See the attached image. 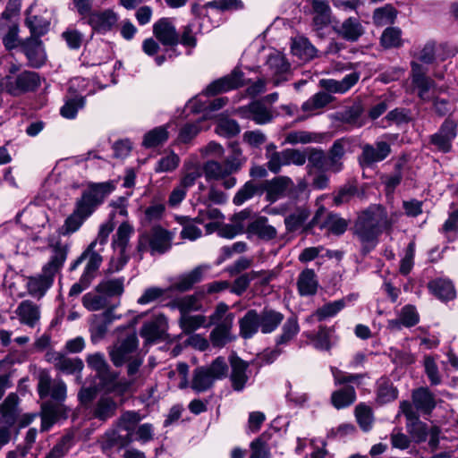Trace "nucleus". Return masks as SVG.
Segmentation results:
<instances>
[{
    "instance_id": "1",
    "label": "nucleus",
    "mask_w": 458,
    "mask_h": 458,
    "mask_svg": "<svg viewBox=\"0 0 458 458\" xmlns=\"http://www.w3.org/2000/svg\"><path fill=\"white\" fill-rule=\"evenodd\" d=\"M112 190L109 182L90 183L83 189L81 197L75 201L72 213L67 216L61 227V233L70 235L77 232L112 192Z\"/></svg>"
},
{
    "instance_id": "2",
    "label": "nucleus",
    "mask_w": 458,
    "mask_h": 458,
    "mask_svg": "<svg viewBox=\"0 0 458 458\" xmlns=\"http://www.w3.org/2000/svg\"><path fill=\"white\" fill-rule=\"evenodd\" d=\"M38 391L40 398L51 396L58 402L54 403L49 401L42 405L41 428L47 431L54 423L66 417V409L61 403L66 398V385L60 378L53 380L47 371L41 370L38 373Z\"/></svg>"
},
{
    "instance_id": "3",
    "label": "nucleus",
    "mask_w": 458,
    "mask_h": 458,
    "mask_svg": "<svg viewBox=\"0 0 458 458\" xmlns=\"http://www.w3.org/2000/svg\"><path fill=\"white\" fill-rule=\"evenodd\" d=\"M68 251L69 246L60 242L51 246L49 260L43 266L41 273L26 278V289L31 297L39 300L51 288L66 260Z\"/></svg>"
},
{
    "instance_id": "4",
    "label": "nucleus",
    "mask_w": 458,
    "mask_h": 458,
    "mask_svg": "<svg viewBox=\"0 0 458 458\" xmlns=\"http://www.w3.org/2000/svg\"><path fill=\"white\" fill-rule=\"evenodd\" d=\"M389 226L390 222L383 208L373 207L364 211L354 225V234L361 243L362 251L369 252L376 246L381 231Z\"/></svg>"
},
{
    "instance_id": "5",
    "label": "nucleus",
    "mask_w": 458,
    "mask_h": 458,
    "mask_svg": "<svg viewBox=\"0 0 458 458\" xmlns=\"http://www.w3.org/2000/svg\"><path fill=\"white\" fill-rule=\"evenodd\" d=\"M411 81L413 86L418 89V95L423 101L434 102L435 112L444 116L451 110L449 102L444 98H438L437 94L445 90L443 86L437 87L435 81L427 76V69L415 61L411 64Z\"/></svg>"
},
{
    "instance_id": "6",
    "label": "nucleus",
    "mask_w": 458,
    "mask_h": 458,
    "mask_svg": "<svg viewBox=\"0 0 458 458\" xmlns=\"http://www.w3.org/2000/svg\"><path fill=\"white\" fill-rule=\"evenodd\" d=\"M244 162L245 157H243L242 150L235 148L224 162H218L214 159L206 161L202 165L203 174L207 181L223 180V186L225 189H231L236 184V179L230 175L238 172Z\"/></svg>"
},
{
    "instance_id": "7",
    "label": "nucleus",
    "mask_w": 458,
    "mask_h": 458,
    "mask_svg": "<svg viewBox=\"0 0 458 458\" xmlns=\"http://www.w3.org/2000/svg\"><path fill=\"white\" fill-rule=\"evenodd\" d=\"M138 338L135 334H131L116 350V366L127 362V374L130 377L128 381L116 382V392H132L135 390L134 376L142 364V359L137 354Z\"/></svg>"
},
{
    "instance_id": "8",
    "label": "nucleus",
    "mask_w": 458,
    "mask_h": 458,
    "mask_svg": "<svg viewBox=\"0 0 458 458\" xmlns=\"http://www.w3.org/2000/svg\"><path fill=\"white\" fill-rule=\"evenodd\" d=\"M263 188L267 193V199L271 203L286 196L292 199H299L302 195H305V199L309 198L308 182L304 179H299L294 183L289 176L280 175L265 181Z\"/></svg>"
},
{
    "instance_id": "9",
    "label": "nucleus",
    "mask_w": 458,
    "mask_h": 458,
    "mask_svg": "<svg viewBox=\"0 0 458 458\" xmlns=\"http://www.w3.org/2000/svg\"><path fill=\"white\" fill-rule=\"evenodd\" d=\"M228 366L225 358L217 357L209 366L199 367L193 371L191 388L201 393L212 387L216 380L226 377Z\"/></svg>"
},
{
    "instance_id": "10",
    "label": "nucleus",
    "mask_w": 458,
    "mask_h": 458,
    "mask_svg": "<svg viewBox=\"0 0 458 458\" xmlns=\"http://www.w3.org/2000/svg\"><path fill=\"white\" fill-rule=\"evenodd\" d=\"M114 300V279L108 278L101 281L94 293H88L83 296L84 307L96 311L103 309L113 312V301Z\"/></svg>"
},
{
    "instance_id": "11",
    "label": "nucleus",
    "mask_w": 458,
    "mask_h": 458,
    "mask_svg": "<svg viewBox=\"0 0 458 458\" xmlns=\"http://www.w3.org/2000/svg\"><path fill=\"white\" fill-rule=\"evenodd\" d=\"M40 85V78L35 72L24 71L15 78L6 75L0 80V89L13 96L34 91Z\"/></svg>"
},
{
    "instance_id": "12",
    "label": "nucleus",
    "mask_w": 458,
    "mask_h": 458,
    "mask_svg": "<svg viewBox=\"0 0 458 458\" xmlns=\"http://www.w3.org/2000/svg\"><path fill=\"white\" fill-rule=\"evenodd\" d=\"M456 129L457 123L454 121L445 119L439 130L430 136V144L443 153L451 151L452 142L456 137Z\"/></svg>"
},
{
    "instance_id": "13",
    "label": "nucleus",
    "mask_w": 458,
    "mask_h": 458,
    "mask_svg": "<svg viewBox=\"0 0 458 458\" xmlns=\"http://www.w3.org/2000/svg\"><path fill=\"white\" fill-rule=\"evenodd\" d=\"M400 410L407 420L408 431L414 440L417 442L425 441L428 436L427 426L419 420V416L413 410L412 404L408 401H403L400 403Z\"/></svg>"
},
{
    "instance_id": "14",
    "label": "nucleus",
    "mask_w": 458,
    "mask_h": 458,
    "mask_svg": "<svg viewBox=\"0 0 458 458\" xmlns=\"http://www.w3.org/2000/svg\"><path fill=\"white\" fill-rule=\"evenodd\" d=\"M173 236L165 229L160 226H155L150 233L144 236L140 243V249H143V240L148 243L151 254H163L171 248Z\"/></svg>"
},
{
    "instance_id": "15",
    "label": "nucleus",
    "mask_w": 458,
    "mask_h": 458,
    "mask_svg": "<svg viewBox=\"0 0 458 458\" xmlns=\"http://www.w3.org/2000/svg\"><path fill=\"white\" fill-rule=\"evenodd\" d=\"M391 153V146L389 143L379 140L374 145L365 144L362 147L361 155L359 157L360 164L364 165H371L386 159Z\"/></svg>"
},
{
    "instance_id": "16",
    "label": "nucleus",
    "mask_w": 458,
    "mask_h": 458,
    "mask_svg": "<svg viewBox=\"0 0 458 458\" xmlns=\"http://www.w3.org/2000/svg\"><path fill=\"white\" fill-rule=\"evenodd\" d=\"M266 66L275 86H278L283 81L288 80L286 74L289 72L290 66L284 56L280 53L269 55Z\"/></svg>"
},
{
    "instance_id": "17",
    "label": "nucleus",
    "mask_w": 458,
    "mask_h": 458,
    "mask_svg": "<svg viewBox=\"0 0 458 458\" xmlns=\"http://www.w3.org/2000/svg\"><path fill=\"white\" fill-rule=\"evenodd\" d=\"M242 115L244 118L252 120L256 124H267L272 122L274 114L270 106L265 105L262 101H253L250 105L241 109Z\"/></svg>"
},
{
    "instance_id": "18",
    "label": "nucleus",
    "mask_w": 458,
    "mask_h": 458,
    "mask_svg": "<svg viewBox=\"0 0 458 458\" xmlns=\"http://www.w3.org/2000/svg\"><path fill=\"white\" fill-rule=\"evenodd\" d=\"M153 34L164 46L174 47L179 43L176 29L168 18H162L154 23Z\"/></svg>"
},
{
    "instance_id": "19",
    "label": "nucleus",
    "mask_w": 458,
    "mask_h": 458,
    "mask_svg": "<svg viewBox=\"0 0 458 458\" xmlns=\"http://www.w3.org/2000/svg\"><path fill=\"white\" fill-rule=\"evenodd\" d=\"M243 74L241 71L234 70L231 74L210 83L204 90L205 95H216L221 92L237 89L243 83Z\"/></svg>"
},
{
    "instance_id": "20",
    "label": "nucleus",
    "mask_w": 458,
    "mask_h": 458,
    "mask_svg": "<svg viewBox=\"0 0 458 458\" xmlns=\"http://www.w3.org/2000/svg\"><path fill=\"white\" fill-rule=\"evenodd\" d=\"M356 299L354 294H350L343 299L336 300L324 304L317 309L310 316L307 318L308 322L323 321L327 318L335 317L340 312L348 302Z\"/></svg>"
},
{
    "instance_id": "21",
    "label": "nucleus",
    "mask_w": 458,
    "mask_h": 458,
    "mask_svg": "<svg viewBox=\"0 0 458 458\" xmlns=\"http://www.w3.org/2000/svg\"><path fill=\"white\" fill-rule=\"evenodd\" d=\"M88 366L94 369L101 380L102 388L107 390L114 389V380L112 376L106 377L108 372V365L103 353L95 352L89 354L86 359Z\"/></svg>"
},
{
    "instance_id": "22",
    "label": "nucleus",
    "mask_w": 458,
    "mask_h": 458,
    "mask_svg": "<svg viewBox=\"0 0 458 458\" xmlns=\"http://www.w3.org/2000/svg\"><path fill=\"white\" fill-rule=\"evenodd\" d=\"M209 268L207 265H200L192 270L179 276L171 284V291L186 292L193 287V285L200 282L204 273Z\"/></svg>"
},
{
    "instance_id": "23",
    "label": "nucleus",
    "mask_w": 458,
    "mask_h": 458,
    "mask_svg": "<svg viewBox=\"0 0 458 458\" xmlns=\"http://www.w3.org/2000/svg\"><path fill=\"white\" fill-rule=\"evenodd\" d=\"M360 80V73L357 72L347 74L343 80L321 79L319 86L327 93L344 94L352 88Z\"/></svg>"
},
{
    "instance_id": "24",
    "label": "nucleus",
    "mask_w": 458,
    "mask_h": 458,
    "mask_svg": "<svg viewBox=\"0 0 458 458\" xmlns=\"http://www.w3.org/2000/svg\"><path fill=\"white\" fill-rule=\"evenodd\" d=\"M249 238L257 237L263 241H270L276 237V229L268 224L266 216H259L251 221L246 228Z\"/></svg>"
},
{
    "instance_id": "25",
    "label": "nucleus",
    "mask_w": 458,
    "mask_h": 458,
    "mask_svg": "<svg viewBox=\"0 0 458 458\" xmlns=\"http://www.w3.org/2000/svg\"><path fill=\"white\" fill-rule=\"evenodd\" d=\"M14 313L21 324L31 328L35 327L40 319L39 307L29 300L20 302Z\"/></svg>"
},
{
    "instance_id": "26",
    "label": "nucleus",
    "mask_w": 458,
    "mask_h": 458,
    "mask_svg": "<svg viewBox=\"0 0 458 458\" xmlns=\"http://www.w3.org/2000/svg\"><path fill=\"white\" fill-rule=\"evenodd\" d=\"M16 219L19 222L23 219L26 222V226L31 229L43 228L48 222L45 210L36 205L27 207L21 213L17 215Z\"/></svg>"
},
{
    "instance_id": "27",
    "label": "nucleus",
    "mask_w": 458,
    "mask_h": 458,
    "mask_svg": "<svg viewBox=\"0 0 458 458\" xmlns=\"http://www.w3.org/2000/svg\"><path fill=\"white\" fill-rule=\"evenodd\" d=\"M55 367L64 374L77 375L81 374L84 364L80 358H69L62 353L55 352L49 358Z\"/></svg>"
},
{
    "instance_id": "28",
    "label": "nucleus",
    "mask_w": 458,
    "mask_h": 458,
    "mask_svg": "<svg viewBox=\"0 0 458 458\" xmlns=\"http://www.w3.org/2000/svg\"><path fill=\"white\" fill-rule=\"evenodd\" d=\"M23 49L31 66L38 68L45 64L46 53L39 38L30 37L26 39Z\"/></svg>"
},
{
    "instance_id": "29",
    "label": "nucleus",
    "mask_w": 458,
    "mask_h": 458,
    "mask_svg": "<svg viewBox=\"0 0 458 458\" xmlns=\"http://www.w3.org/2000/svg\"><path fill=\"white\" fill-rule=\"evenodd\" d=\"M167 325L166 318L160 314L152 320L146 322L141 329L140 335L147 343H153L159 339L165 332Z\"/></svg>"
},
{
    "instance_id": "30",
    "label": "nucleus",
    "mask_w": 458,
    "mask_h": 458,
    "mask_svg": "<svg viewBox=\"0 0 458 458\" xmlns=\"http://www.w3.org/2000/svg\"><path fill=\"white\" fill-rule=\"evenodd\" d=\"M259 316L260 332L265 335L275 332L284 318L283 313L270 308L263 309Z\"/></svg>"
},
{
    "instance_id": "31",
    "label": "nucleus",
    "mask_w": 458,
    "mask_h": 458,
    "mask_svg": "<svg viewBox=\"0 0 458 458\" xmlns=\"http://www.w3.org/2000/svg\"><path fill=\"white\" fill-rule=\"evenodd\" d=\"M231 366L232 372L230 379L232 387L234 391L241 392L244 389L249 379V364L239 358H235L232 360Z\"/></svg>"
},
{
    "instance_id": "32",
    "label": "nucleus",
    "mask_w": 458,
    "mask_h": 458,
    "mask_svg": "<svg viewBox=\"0 0 458 458\" xmlns=\"http://www.w3.org/2000/svg\"><path fill=\"white\" fill-rule=\"evenodd\" d=\"M412 403L417 411L429 414L436 407L435 395L428 387H420L412 391Z\"/></svg>"
},
{
    "instance_id": "33",
    "label": "nucleus",
    "mask_w": 458,
    "mask_h": 458,
    "mask_svg": "<svg viewBox=\"0 0 458 458\" xmlns=\"http://www.w3.org/2000/svg\"><path fill=\"white\" fill-rule=\"evenodd\" d=\"M114 315L110 310L96 315L90 327L91 341L98 343L104 339L107 334L108 327L113 322Z\"/></svg>"
},
{
    "instance_id": "34",
    "label": "nucleus",
    "mask_w": 458,
    "mask_h": 458,
    "mask_svg": "<svg viewBox=\"0 0 458 458\" xmlns=\"http://www.w3.org/2000/svg\"><path fill=\"white\" fill-rule=\"evenodd\" d=\"M336 33L347 41H357L365 32L358 18L349 17L335 30Z\"/></svg>"
},
{
    "instance_id": "35",
    "label": "nucleus",
    "mask_w": 458,
    "mask_h": 458,
    "mask_svg": "<svg viewBox=\"0 0 458 458\" xmlns=\"http://www.w3.org/2000/svg\"><path fill=\"white\" fill-rule=\"evenodd\" d=\"M19 30L18 21H0V34L6 49L12 50L18 47L20 43Z\"/></svg>"
},
{
    "instance_id": "36",
    "label": "nucleus",
    "mask_w": 458,
    "mask_h": 458,
    "mask_svg": "<svg viewBox=\"0 0 458 458\" xmlns=\"http://www.w3.org/2000/svg\"><path fill=\"white\" fill-rule=\"evenodd\" d=\"M313 25L317 30H321L331 22V8L325 0H313Z\"/></svg>"
},
{
    "instance_id": "37",
    "label": "nucleus",
    "mask_w": 458,
    "mask_h": 458,
    "mask_svg": "<svg viewBox=\"0 0 458 458\" xmlns=\"http://www.w3.org/2000/svg\"><path fill=\"white\" fill-rule=\"evenodd\" d=\"M240 335L244 339H250L260 330L259 316L256 310H248L239 320Z\"/></svg>"
},
{
    "instance_id": "38",
    "label": "nucleus",
    "mask_w": 458,
    "mask_h": 458,
    "mask_svg": "<svg viewBox=\"0 0 458 458\" xmlns=\"http://www.w3.org/2000/svg\"><path fill=\"white\" fill-rule=\"evenodd\" d=\"M89 23L93 30L105 33L114 24V14L112 10L92 13L89 15Z\"/></svg>"
},
{
    "instance_id": "39",
    "label": "nucleus",
    "mask_w": 458,
    "mask_h": 458,
    "mask_svg": "<svg viewBox=\"0 0 458 458\" xmlns=\"http://www.w3.org/2000/svg\"><path fill=\"white\" fill-rule=\"evenodd\" d=\"M300 332V326L296 316L289 317L283 324L280 334L276 337L277 346L288 344Z\"/></svg>"
},
{
    "instance_id": "40",
    "label": "nucleus",
    "mask_w": 458,
    "mask_h": 458,
    "mask_svg": "<svg viewBox=\"0 0 458 458\" xmlns=\"http://www.w3.org/2000/svg\"><path fill=\"white\" fill-rule=\"evenodd\" d=\"M31 13L32 6L26 11L25 25L30 29L31 38H38L48 31L50 22L41 16L33 15Z\"/></svg>"
},
{
    "instance_id": "41",
    "label": "nucleus",
    "mask_w": 458,
    "mask_h": 458,
    "mask_svg": "<svg viewBox=\"0 0 458 458\" xmlns=\"http://www.w3.org/2000/svg\"><path fill=\"white\" fill-rule=\"evenodd\" d=\"M297 286L301 296L314 295L318 286L315 272L312 269H304L299 275Z\"/></svg>"
},
{
    "instance_id": "42",
    "label": "nucleus",
    "mask_w": 458,
    "mask_h": 458,
    "mask_svg": "<svg viewBox=\"0 0 458 458\" xmlns=\"http://www.w3.org/2000/svg\"><path fill=\"white\" fill-rule=\"evenodd\" d=\"M169 306L172 309H177L180 311V316L191 314V312L202 309V304L195 294L176 298L169 303Z\"/></svg>"
},
{
    "instance_id": "43",
    "label": "nucleus",
    "mask_w": 458,
    "mask_h": 458,
    "mask_svg": "<svg viewBox=\"0 0 458 458\" xmlns=\"http://www.w3.org/2000/svg\"><path fill=\"white\" fill-rule=\"evenodd\" d=\"M235 315L229 312V306L225 302H219L211 315L207 318V327L216 325H233Z\"/></svg>"
},
{
    "instance_id": "44",
    "label": "nucleus",
    "mask_w": 458,
    "mask_h": 458,
    "mask_svg": "<svg viewBox=\"0 0 458 458\" xmlns=\"http://www.w3.org/2000/svg\"><path fill=\"white\" fill-rule=\"evenodd\" d=\"M334 100V98L326 91H319L310 97L301 105V110L308 114V116L313 115L319 109L324 108Z\"/></svg>"
},
{
    "instance_id": "45",
    "label": "nucleus",
    "mask_w": 458,
    "mask_h": 458,
    "mask_svg": "<svg viewBox=\"0 0 458 458\" xmlns=\"http://www.w3.org/2000/svg\"><path fill=\"white\" fill-rule=\"evenodd\" d=\"M356 400V392L353 386H346L335 390L331 394V403L337 409H344L352 405Z\"/></svg>"
},
{
    "instance_id": "46",
    "label": "nucleus",
    "mask_w": 458,
    "mask_h": 458,
    "mask_svg": "<svg viewBox=\"0 0 458 458\" xmlns=\"http://www.w3.org/2000/svg\"><path fill=\"white\" fill-rule=\"evenodd\" d=\"M203 174V167L199 162L193 160L185 161L183 164V173L180 180V184L187 190L193 186Z\"/></svg>"
},
{
    "instance_id": "47",
    "label": "nucleus",
    "mask_w": 458,
    "mask_h": 458,
    "mask_svg": "<svg viewBox=\"0 0 458 458\" xmlns=\"http://www.w3.org/2000/svg\"><path fill=\"white\" fill-rule=\"evenodd\" d=\"M263 192V182L259 183L253 181H248L238 190L233 199V204L240 206L252 199L255 195H261Z\"/></svg>"
},
{
    "instance_id": "48",
    "label": "nucleus",
    "mask_w": 458,
    "mask_h": 458,
    "mask_svg": "<svg viewBox=\"0 0 458 458\" xmlns=\"http://www.w3.org/2000/svg\"><path fill=\"white\" fill-rule=\"evenodd\" d=\"M178 325L184 335H191L200 327H207V317L204 315H182L178 319Z\"/></svg>"
},
{
    "instance_id": "49",
    "label": "nucleus",
    "mask_w": 458,
    "mask_h": 458,
    "mask_svg": "<svg viewBox=\"0 0 458 458\" xmlns=\"http://www.w3.org/2000/svg\"><path fill=\"white\" fill-rule=\"evenodd\" d=\"M18 400L16 394H11L0 404V414L9 427L14 424L19 415Z\"/></svg>"
},
{
    "instance_id": "50",
    "label": "nucleus",
    "mask_w": 458,
    "mask_h": 458,
    "mask_svg": "<svg viewBox=\"0 0 458 458\" xmlns=\"http://www.w3.org/2000/svg\"><path fill=\"white\" fill-rule=\"evenodd\" d=\"M428 287L434 295L443 301L453 300L456 295L452 282L446 279L432 281L429 283Z\"/></svg>"
},
{
    "instance_id": "51",
    "label": "nucleus",
    "mask_w": 458,
    "mask_h": 458,
    "mask_svg": "<svg viewBox=\"0 0 458 458\" xmlns=\"http://www.w3.org/2000/svg\"><path fill=\"white\" fill-rule=\"evenodd\" d=\"M310 215V209L306 206L297 207L291 214L285 216L284 225L286 230L293 232L299 229Z\"/></svg>"
},
{
    "instance_id": "52",
    "label": "nucleus",
    "mask_w": 458,
    "mask_h": 458,
    "mask_svg": "<svg viewBox=\"0 0 458 458\" xmlns=\"http://www.w3.org/2000/svg\"><path fill=\"white\" fill-rule=\"evenodd\" d=\"M233 325H216L209 335V339L213 346L223 347L227 343L233 341L234 336L232 335Z\"/></svg>"
},
{
    "instance_id": "53",
    "label": "nucleus",
    "mask_w": 458,
    "mask_h": 458,
    "mask_svg": "<svg viewBox=\"0 0 458 458\" xmlns=\"http://www.w3.org/2000/svg\"><path fill=\"white\" fill-rule=\"evenodd\" d=\"M398 396L397 389L386 378H380L377 381V402L385 404L394 401Z\"/></svg>"
},
{
    "instance_id": "54",
    "label": "nucleus",
    "mask_w": 458,
    "mask_h": 458,
    "mask_svg": "<svg viewBox=\"0 0 458 458\" xmlns=\"http://www.w3.org/2000/svg\"><path fill=\"white\" fill-rule=\"evenodd\" d=\"M133 233V226L131 225L128 222L122 223L118 228L116 244L121 248V266L124 265L128 260V255H126V247L129 239Z\"/></svg>"
},
{
    "instance_id": "55",
    "label": "nucleus",
    "mask_w": 458,
    "mask_h": 458,
    "mask_svg": "<svg viewBox=\"0 0 458 458\" xmlns=\"http://www.w3.org/2000/svg\"><path fill=\"white\" fill-rule=\"evenodd\" d=\"M291 49L294 55L299 56L302 60L311 59L316 55L315 47L303 37L294 38Z\"/></svg>"
},
{
    "instance_id": "56",
    "label": "nucleus",
    "mask_w": 458,
    "mask_h": 458,
    "mask_svg": "<svg viewBox=\"0 0 458 458\" xmlns=\"http://www.w3.org/2000/svg\"><path fill=\"white\" fill-rule=\"evenodd\" d=\"M168 139V131L166 126H158L145 133L142 145L147 148H155L162 145Z\"/></svg>"
},
{
    "instance_id": "57",
    "label": "nucleus",
    "mask_w": 458,
    "mask_h": 458,
    "mask_svg": "<svg viewBox=\"0 0 458 458\" xmlns=\"http://www.w3.org/2000/svg\"><path fill=\"white\" fill-rule=\"evenodd\" d=\"M354 413L360 428L364 432L369 431L374 423V415L371 407L365 403H359L355 407Z\"/></svg>"
},
{
    "instance_id": "58",
    "label": "nucleus",
    "mask_w": 458,
    "mask_h": 458,
    "mask_svg": "<svg viewBox=\"0 0 458 458\" xmlns=\"http://www.w3.org/2000/svg\"><path fill=\"white\" fill-rule=\"evenodd\" d=\"M364 108L360 102H355L352 106L346 108L344 111L338 114L340 120L343 123L361 127L364 123L360 120V116Z\"/></svg>"
},
{
    "instance_id": "59",
    "label": "nucleus",
    "mask_w": 458,
    "mask_h": 458,
    "mask_svg": "<svg viewBox=\"0 0 458 458\" xmlns=\"http://www.w3.org/2000/svg\"><path fill=\"white\" fill-rule=\"evenodd\" d=\"M104 389L107 392V394L100 398L94 411L95 417L102 420L111 417L114 411L113 390Z\"/></svg>"
},
{
    "instance_id": "60",
    "label": "nucleus",
    "mask_w": 458,
    "mask_h": 458,
    "mask_svg": "<svg viewBox=\"0 0 458 458\" xmlns=\"http://www.w3.org/2000/svg\"><path fill=\"white\" fill-rule=\"evenodd\" d=\"M372 18L377 26L392 24L396 18V11L392 5L386 4L383 7L377 8Z\"/></svg>"
},
{
    "instance_id": "61",
    "label": "nucleus",
    "mask_w": 458,
    "mask_h": 458,
    "mask_svg": "<svg viewBox=\"0 0 458 458\" xmlns=\"http://www.w3.org/2000/svg\"><path fill=\"white\" fill-rule=\"evenodd\" d=\"M307 157V160L309 162L307 166L309 174H311L312 168H316L319 171L325 172L327 159L323 150L308 148Z\"/></svg>"
},
{
    "instance_id": "62",
    "label": "nucleus",
    "mask_w": 458,
    "mask_h": 458,
    "mask_svg": "<svg viewBox=\"0 0 458 458\" xmlns=\"http://www.w3.org/2000/svg\"><path fill=\"white\" fill-rule=\"evenodd\" d=\"M266 157L267 159V167L274 174H278L283 166L288 165L286 149L272 151L271 153L266 154Z\"/></svg>"
},
{
    "instance_id": "63",
    "label": "nucleus",
    "mask_w": 458,
    "mask_h": 458,
    "mask_svg": "<svg viewBox=\"0 0 458 458\" xmlns=\"http://www.w3.org/2000/svg\"><path fill=\"white\" fill-rule=\"evenodd\" d=\"M347 226L348 222L336 214H329L322 225V227L335 235L343 234L346 231Z\"/></svg>"
},
{
    "instance_id": "64",
    "label": "nucleus",
    "mask_w": 458,
    "mask_h": 458,
    "mask_svg": "<svg viewBox=\"0 0 458 458\" xmlns=\"http://www.w3.org/2000/svg\"><path fill=\"white\" fill-rule=\"evenodd\" d=\"M401 34L402 31L398 28H386L380 38L381 45L385 48L399 47L402 45Z\"/></svg>"
}]
</instances>
